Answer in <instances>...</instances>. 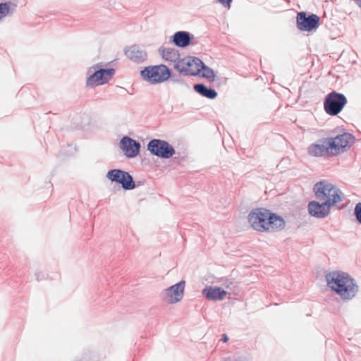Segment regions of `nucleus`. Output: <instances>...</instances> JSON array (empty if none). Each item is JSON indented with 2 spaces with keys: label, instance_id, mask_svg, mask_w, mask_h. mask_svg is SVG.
Returning a JSON list of instances; mask_svg holds the SVG:
<instances>
[{
  "label": "nucleus",
  "instance_id": "obj_24",
  "mask_svg": "<svg viewBox=\"0 0 361 361\" xmlns=\"http://www.w3.org/2000/svg\"><path fill=\"white\" fill-rule=\"evenodd\" d=\"M354 215L357 222L361 224V202L356 204L354 209Z\"/></svg>",
  "mask_w": 361,
  "mask_h": 361
},
{
  "label": "nucleus",
  "instance_id": "obj_8",
  "mask_svg": "<svg viewBox=\"0 0 361 361\" xmlns=\"http://www.w3.org/2000/svg\"><path fill=\"white\" fill-rule=\"evenodd\" d=\"M334 156L348 150L354 143L355 137L349 133H343L335 137H328Z\"/></svg>",
  "mask_w": 361,
  "mask_h": 361
},
{
  "label": "nucleus",
  "instance_id": "obj_1",
  "mask_svg": "<svg viewBox=\"0 0 361 361\" xmlns=\"http://www.w3.org/2000/svg\"><path fill=\"white\" fill-rule=\"evenodd\" d=\"M248 221L254 230L260 232H276L286 226L282 216L262 207L253 209L248 214Z\"/></svg>",
  "mask_w": 361,
  "mask_h": 361
},
{
  "label": "nucleus",
  "instance_id": "obj_14",
  "mask_svg": "<svg viewBox=\"0 0 361 361\" xmlns=\"http://www.w3.org/2000/svg\"><path fill=\"white\" fill-rule=\"evenodd\" d=\"M120 148L123 152L125 156L128 158L135 157L140 151V143L128 137H123L119 142Z\"/></svg>",
  "mask_w": 361,
  "mask_h": 361
},
{
  "label": "nucleus",
  "instance_id": "obj_6",
  "mask_svg": "<svg viewBox=\"0 0 361 361\" xmlns=\"http://www.w3.org/2000/svg\"><path fill=\"white\" fill-rule=\"evenodd\" d=\"M200 65L203 61L195 56H188L179 59L175 64L174 68L183 75H197L200 73Z\"/></svg>",
  "mask_w": 361,
  "mask_h": 361
},
{
  "label": "nucleus",
  "instance_id": "obj_17",
  "mask_svg": "<svg viewBox=\"0 0 361 361\" xmlns=\"http://www.w3.org/2000/svg\"><path fill=\"white\" fill-rule=\"evenodd\" d=\"M227 291L221 287L207 286L202 290V295L209 300H222Z\"/></svg>",
  "mask_w": 361,
  "mask_h": 361
},
{
  "label": "nucleus",
  "instance_id": "obj_7",
  "mask_svg": "<svg viewBox=\"0 0 361 361\" xmlns=\"http://www.w3.org/2000/svg\"><path fill=\"white\" fill-rule=\"evenodd\" d=\"M147 148L151 154L161 159H169L176 153L174 147L171 144L160 139L151 140Z\"/></svg>",
  "mask_w": 361,
  "mask_h": 361
},
{
  "label": "nucleus",
  "instance_id": "obj_16",
  "mask_svg": "<svg viewBox=\"0 0 361 361\" xmlns=\"http://www.w3.org/2000/svg\"><path fill=\"white\" fill-rule=\"evenodd\" d=\"M193 39V34L187 31H178L171 36L170 42L178 47L185 48L192 44Z\"/></svg>",
  "mask_w": 361,
  "mask_h": 361
},
{
  "label": "nucleus",
  "instance_id": "obj_30",
  "mask_svg": "<svg viewBox=\"0 0 361 361\" xmlns=\"http://www.w3.org/2000/svg\"><path fill=\"white\" fill-rule=\"evenodd\" d=\"M92 68H94V67L90 68L88 72L90 73Z\"/></svg>",
  "mask_w": 361,
  "mask_h": 361
},
{
  "label": "nucleus",
  "instance_id": "obj_2",
  "mask_svg": "<svg viewBox=\"0 0 361 361\" xmlns=\"http://www.w3.org/2000/svg\"><path fill=\"white\" fill-rule=\"evenodd\" d=\"M325 278L328 287L344 300H352L359 290L355 280L346 272L331 271L326 274Z\"/></svg>",
  "mask_w": 361,
  "mask_h": 361
},
{
  "label": "nucleus",
  "instance_id": "obj_12",
  "mask_svg": "<svg viewBox=\"0 0 361 361\" xmlns=\"http://www.w3.org/2000/svg\"><path fill=\"white\" fill-rule=\"evenodd\" d=\"M185 284V281L182 280L164 289L161 293V299L168 304H174L180 301L183 298Z\"/></svg>",
  "mask_w": 361,
  "mask_h": 361
},
{
  "label": "nucleus",
  "instance_id": "obj_27",
  "mask_svg": "<svg viewBox=\"0 0 361 361\" xmlns=\"http://www.w3.org/2000/svg\"><path fill=\"white\" fill-rule=\"evenodd\" d=\"M36 279L39 281L43 279V274L42 273L35 274Z\"/></svg>",
  "mask_w": 361,
  "mask_h": 361
},
{
  "label": "nucleus",
  "instance_id": "obj_10",
  "mask_svg": "<svg viewBox=\"0 0 361 361\" xmlns=\"http://www.w3.org/2000/svg\"><path fill=\"white\" fill-rule=\"evenodd\" d=\"M319 17L314 13L307 15L305 12L301 11L297 14V27L300 31L311 32L315 30L319 26Z\"/></svg>",
  "mask_w": 361,
  "mask_h": 361
},
{
  "label": "nucleus",
  "instance_id": "obj_28",
  "mask_svg": "<svg viewBox=\"0 0 361 361\" xmlns=\"http://www.w3.org/2000/svg\"><path fill=\"white\" fill-rule=\"evenodd\" d=\"M228 338L227 335H226V334H224L222 335L221 341H222L223 342L226 343V342H227V341H228Z\"/></svg>",
  "mask_w": 361,
  "mask_h": 361
},
{
  "label": "nucleus",
  "instance_id": "obj_25",
  "mask_svg": "<svg viewBox=\"0 0 361 361\" xmlns=\"http://www.w3.org/2000/svg\"><path fill=\"white\" fill-rule=\"evenodd\" d=\"M222 285L225 286L226 288L229 289L231 290H235L236 285L234 281L231 279H226L224 280Z\"/></svg>",
  "mask_w": 361,
  "mask_h": 361
},
{
  "label": "nucleus",
  "instance_id": "obj_4",
  "mask_svg": "<svg viewBox=\"0 0 361 361\" xmlns=\"http://www.w3.org/2000/svg\"><path fill=\"white\" fill-rule=\"evenodd\" d=\"M142 78L150 84H159L171 76V71L164 64L149 66L140 71Z\"/></svg>",
  "mask_w": 361,
  "mask_h": 361
},
{
  "label": "nucleus",
  "instance_id": "obj_18",
  "mask_svg": "<svg viewBox=\"0 0 361 361\" xmlns=\"http://www.w3.org/2000/svg\"><path fill=\"white\" fill-rule=\"evenodd\" d=\"M193 89L197 93H198L201 96L210 99H215L218 95L217 92L212 87H208L203 83L195 84L193 86Z\"/></svg>",
  "mask_w": 361,
  "mask_h": 361
},
{
  "label": "nucleus",
  "instance_id": "obj_11",
  "mask_svg": "<svg viewBox=\"0 0 361 361\" xmlns=\"http://www.w3.org/2000/svg\"><path fill=\"white\" fill-rule=\"evenodd\" d=\"M330 145L331 142L329 141L328 137L319 139L309 145L307 153L314 157H333L334 155Z\"/></svg>",
  "mask_w": 361,
  "mask_h": 361
},
{
  "label": "nucleus",
  "instance_id": "obj_22",
  "mask_svg": "<svg viewBox=\"0 0 361 361\" xmlns=\"http://www.w3.org/2000/svg\"><path fill=\"white\" fill-rule=\"evenodd\" d=\"M100 69H101L102 73L103 75H102L103 80L102 81V82H104V84H105V83L108 82L111 79V78L113 77V75L115 73V69L113 68H100Z\"/></svg>",
  "mask_w": 361,
  "mask_h": 361
},
{
  "label": "nucleus",
  "instance_id": "obj_15",
  "mask_svg": "<svg viewBox=\"0 0 361 361\" xmlns=\"http://www.w3.org/2000/svg\"><path fill=\"white\" fill-rule=\"evenodd\" d=\"M124 52L128 59L137 63L144 62L147 58L146 51L140 49L137 44L126 47Z\"/></svg>",
  "mask_w": 361,
  "mask_h": 361
},
{
  "label": "nucleus",
  "instance_id": "obj_3",
  "mask_svg": "<svg viewBox=\"0 0 361 361\" xmlns=\"http://www.w3.org/2000/svg\"><path fill=\"white\" fill-rule=\"evenodd\" d=\"M313 191L319 201L329 200L333 206L342 201L341 191L336 185L326 180H321L315 183L313 186Z\"/></svg>",
  "mask_w": 361,
  "mask_h": 361
},
{
  "label": "nucleus",
  "instance_id": "obj_29",
  "mask_svg": "<svg viewBox=\"0 0 361 361\" xmlns=\"http://www.w3.org/2000/svg\"><path fill=\"white\" fill-rule=\"evenodd\" d=\"M357 5L361 8V0H354Z\"/></svg>",
  "mask_w": 361,
  "mask_h": 361
},
{
  "label": "nucleus",
  "instance_id": "obj_13",
  "mask_svg": "<svg viewBox=\"0 0 361 361\" xmlns=\"http://www.w3.org/2000/svg\"><path fill=\"white\" fill-rule=\"evenodd\" d=\"M331 204L329 200L327 201H310L308 204L309 214L317 219H324L330 213Z\"/></svg>",
  "mask_w": 361,
  "mask_h": 361
},
{
  "label": "nucleus",
  "instance_id": "obj_23",
  "mask_svg": "<svg viewBox=\"0 0 361 361\" xmlns=\"http://www.w3.org/2000/svg\"><path fill=\"white\" fill-rule=\"evenodd\" d=\"M11 2H5L0 3V21L8 15L11 13L12 14V11L11 12L10 9Z\"/></svg>",
  "mask_w": 361,
  "mask_h": 361
},
{
  "label": "nucleus",
  "instance_id": "obj_19",
  "mask_svg": "<svg viewBox=\"0 0 361 361\" xmlns=\"http://www.w3.org/2000/svg\"><path fill=\"white\" fill-rule=\"evenodd\" d=\"M159 51L165 60L173 61L176 63L180 59L179 52L174 48L160 47Z\"/></svg>",
  "mask_w": 361,
  "mask_h": 361
},
{
  "label": "nucleus",
  "instance_id": "obj_21",
  "mask_svg": "<svg viewBox=\"0 0 361 361\" xmlns=\"http://www.w3.org/2000/svg\"><path fill=\"white\" fill-rule=\"evenodd\" d=\"M198 68L200 69V72L202 71V77L208 79L209 81H214L215 74L211 68L206 66L204 63L203 65H200Z\"/></svg>",
  "mask_w": 361,
  "mask_h": 361
},
{
  "label": "nucleus",
  "instance_id": "obj_9",
  "mask_svg": "<svg viewBox=\"0 0 361 361\" xmlns=\"http://www.w3.org/2000/svg\"><path fill=\"white\" fill-rule=\"evenodd\" d=\"M106 177L111 182L120 184L125 190H130L136 187L133 176L128 172L121 169L109 170Z\"/></svg>",
  "mask_w": 361,
  "mask_h": 361
},
{
  "label": "nucleus",
  "instance_id": "obj_20",
  "mask_svg": "<svg viewBox=\"0 0 361 361\" xmlns=\"http://www.w3.org/2000/svg\"><path fill=\"white\" fill-rule=\"evenodd\" d=\"M102 73L101 69H98L94 71V73H91L90 76L87 78L86 84L87 86H97L99 85H103L104 82H102Z\"/></svg>",
  "mask_w": 361,
  "mask_h": 361
},
{
  "label": "nucleus",
  "instance_id": "obj_5",
  "mask_svg": "<svg viewBox=\"0 0 361 361\" xmlns=\"http://www.w3.org/2000/svg\"><path fill=\"white\" fill-rule=\"evenodd\" d=\"M347 102V98L343 94L332 91L326 96L324 108L327 114L336 116L341 112Z\"/></svg>",
  "mask_w": 361,
  "mask_h": 361
},
{
  "label": "nucleus",
  "instance_id": "obj_26",
  "mask_svg": "<svg viewBox=\"0 0 361 361\" xmlns=\"http://www.w3.org/2000/svg\"><path fill=\"white\" fill-rule=\"evenodd\" d=\"M233 0H217V2L221 4L224 8H230Z\"/></svg>",
  "mask_w": 361,
  "mask_h": 361
}]
</instances>
